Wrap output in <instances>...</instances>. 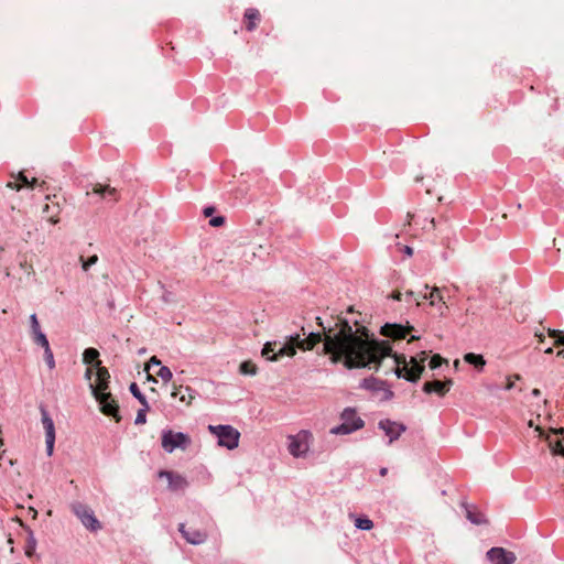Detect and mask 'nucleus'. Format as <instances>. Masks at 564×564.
<instances>
[{"instance_id":"412c9836","label":"nucleus","mask_w":564,"mask_h":564,"mask_svg":"<svg viewBox=\"0 0 564 564\" xmlns=\"http://www.w3.org/2000/svg\"><path fill=\"white\" fill-rule=\"evenodd\" d=\"M261 20L259 10L249 8L245 11L243 21L248 31H253Z\"/></svg>"},{"instance_id":"a211bd4d","label":"nucleus","mask_w":564,"mask_h":564,"mask_svg":"<svg viewBox=\"0 0 564 564\" xmlns=\"http://www.w3.org/2000/svg\"><path fill=\"white\" fill-rule=\"evenodd\" d=\"M172 397L177 398L180 402L184 403L185 405H191L192 401L195 399V392L189 387H174V390L172 391Z\"/></svg>"},{"instance_id":"c9c22d12","label":"nucleus","mask_w":564,"mask_h":564,"mask_svg":"<svg viewBox=\"0 0 564 564\" xmlns=\"http://www.w3.org/2000/svg\"><path fill=\"white\" fill-rule=\"evenodd\" d=\"M520 376L519 375H513V376H509L507 378V383H506V390H511L513 387H514V381L516 380H520Z\"/></svg>"},{"instance_id":"2eb2a0df","label":"nucleus","mask_w":564,"mask_h":564,"mask_svg":"<svg viewBox=\"0 0 564 564\" xmlns=\"http://www.w3.org/2000/svg\"><path fill=\"white\" fill-rule=\"evenodd\" d=\"M47 199L51 202L50 204H46L43 208V213L47 215V220L56 225L59 221V214H61V205L59 202L56 200L57 196L54 195L53 198L51 196H47Z\"/></svg>"},{"instance_id":"4468645a","label":"nucleus","mask_w":564,"mask_h":564,"mask_svg":"<svg viewBox=\"0 0 564 564\" xmlns=\"http://www.w3.org/2000/svg\"><path fill=\"white\" fill-rule=\"evenodd\" d=\"M160 477H165L169 480V487L173 491L184 490L188 486L185 477L173 471H160Z\"/></svg>"},{"instance_id":"aec40b11","label":"nucleus","mask_w":564,"mask_h":564,"mask_svg":"<svg viewBox=\"0 0 564 564\" xmlns=\"http://www.w3.org/2000/svg\"><path fill=\"white\" fill-rule=\"evenodd\" d=\"M180 531L187 542L199 544L206 540V533L199 530H186L184 524L180 525Z\"/></svg>"},{"instance_id":"f3484780","label":"nucleus","mask_w":564,"mask_h":564,"mask_svg":"<svg viewBox=\"0 0 564 564\" xmlns=\"http://www.w3.org/2000/svg\"><path fill=\"white\" fill-rule=\"evenodd\" d=\"M12 177L13 180L7 183V187L11 189L20 191L23 187L34 188L37 185V180L35 177L30 181L23 172H20L17 176Z\"/></svg>"},{"instance_id":"a19ab883","label":"nucleus","mask_w":564,"mask_h":564,"mask_svg":"<svg viewBox=\"0 0 564 564\" xmlns=\"http://www.w3.org/2000/svg\"><path fill=\"white\" fill-rule=\"evenodd\" d=\"M214 213V208L213 207H207L204 209V214L206 217H209L212 214Z\"/></svg>"},{"instance_id":"423d86ee","label":"nucleus","mask_w":564,"mask_h":564,"mask_svg":"<svg viewBox=\"0 0 564 564\" xmlns=\"http://www.w3.org/2000/svg\"><path fill=\"white\" fill-rule=\"evenodd\" d=\"M189 444V436L182 432L169 430L162 433V447L169 453H172L175 448L185 449Z\"/></svg>"},{"instance_id":"c03bdc74","label":"nucleus","mask_w":564,"mask_h":564,"mask_svg":"<svg viewBox=\"0 0 564 564\" xmlns=\"http://www.w3.org/2000/svg\"><path fill=\"white\" fill-rule=\"evenodd\" d=\"M532 394H533L534 397H539V395L541 394V392H540V390H539V389H533Z\"/></svg>"},{"instance_id":"cd10ccee","label":"nucleus","mask_w":564,"mask_h":564,"mask_svg":"<svg viewBox=\"0 0 564 564\" xmlns=\"http://www.w3.org/2000/svg\"><path fill=\"white\" fill-rule=\"evenodd\" d=\"M547 335L554 338V346L564 345V332L549 328Z\"/></svg>"},{"instance_id":"72a5a7b5","label":"nucleus","mask_w":564,"mask_h":564,"mask_svg":"<svg viewBox=\"0 0 564 564\" xmlns=\"http://www.w3.org/2000/svg\"><path fill=\"white\" fill-rule=\"evenodd\" d=\"M444 362V359L440 355H434L430 359L429 366L431 369L438 368Z\"/></svg>"},{"instance_id":"6e6552de","label":"nucleus","mask_w":564,"mask_h":564,"mask_svg":"<svg viewBox=\"0 0 564 564\" xmlns=\"http://www.w3.org/2000/svg\"><path fill=\"white\" fill-rule=\"evenodd\" d=\"M41 421L45 432L46 453L47 456H52L55 444V425L47 410L44 408H41Z\"/></svg>"},{"instance_id":"58836bf2","label":"nucleus","mask_w":564,"mask_h":564,"mask_svg":"<svg viewBox=\"0 0 564 564\" xmlns=\"http://www.w3.org/2000/svg\"><path fill=\"white\" fill-rule=\"evenodd\" d=\"M93 375H94V368H93V366H88L86 369V373H85L86 379L91 380Z\"/></svg>"},{"instance_id":"f704fd0d","label":"nucleus","mask_w":564,"mask_h":564,"mask_svg":"<svg viewBox=\"0 0 564 564\" xmlns=\"http://www.w3.org/2000/svg\"><path fill=\"white\" fill-rule=\"evenodd\" d=\"M30 323H31L32 335L41 330L40 323H39L35 314H32L30 316Z\"/></svg>"},{"instance_id":"e433bc0d","label":"nucleus","mask_w":564,"mask_h":564,"mask_svg":"<svg viewBox=\"0 0 564 564\" xmlns=\"http://www.w3.org/2000/svg\"><path fill=\"white\" fill-rule=\"evenodd\" d=\"M224 223H225V219H224V217H220V216L214 217L209 220V224L213 227H219V226L224 225Z\"/></svg>"},{"instance_id":"603ef678","label":"nucleus","mask_w":564,"mask_h":564,"mask_svg":"<svg viewBox=\"0 0 564 564\" xmlns=\"http://www.w3.org/2000/svg\"><path fill=\"white\" fill-rule=\"evenodd\" d=\"M416 339H417V337L412 336L409 341L416 340Z\"/></svg>"},{"instance_id":"4be33fe9","label":"nucleus","mask_w":564,"mask_h":564,"mask_svg":"<svg viewBox=\"0 0 564 564\" xmlns=\"http://www.w3.org/2000/svg\"><path fill=\"white\" fill-rule=\"evenodd\" d=\"M153 366H158L159 370L155 372L158 377H160L164 382H169L173 375L169 367L162 366L160 359H158L155 356L151 357L149 364H148V370H150Z\"/></svg>"},{"instance_id":"c756f323","label":"nucleus","mask_w":564,"mask_h":564,"mask_svg":"<svg viewBox=\"0 0 564 564\" xmlns=\"http://www.w3.org/2000/svg\"><path fill=\"white\" fill-rule=\"evenodd\" d=\"M143 408L137 413L135 424H144L147 422V412L149 411V404H142Z\"/></svg>"},{"instance_id":"3c124183","label":"nucleus","mask_w":564,"mask_h":564,"mask_svg":"<svg viewBox=\"0 0 564 564\" xmlns=\"http://www.w3.org/2000/svg\"><path fill=\"white\" fill-rule=\"evenodd\" d=\"M408 217H409L411 220H413L414 215L408 214Z\"/></svg>"},{"instance_id":"ea45409f","label":"nucleus","mask_w":564,"mask_h":564,"mask_svg":"<svg viewBox=\"0 0 564 564\" xmlns=\"http://www.w3.org/2000/svg\"><path fill=\"white\" fill-rule=\"evenodd\" d=\"M535 337L538 338L539 343H543L544 338H545L543 333H538V332H535Z\"/></svg>"},{"instance_id":"2f4dec72","label":"nucleus","mask_w":564,"mask_h":564,"mask_svg":"<svg viewBox=\"0 0 564 564\" xmlns=\"http://www.w3.org/2000/svg\"><path fill=\"white\" fill-rule=\"evenodd\" d=\"M131 393L140 401L141 404H147L145 397L141 393L137 383L130 386Z\"/></svg>"},{"instance_id":"b1692460","label":"nucleus","mask_w":564,"mask_h":564,"mask_svg":"<svg viewBox=\"0 0 564 564\" xmlns=\"http://www.w3.org/2000/svg\"><path fill=\"white\" fill-rule=\"evenodd\" d=\"M464 360L469 364V365H473L475 366L476 368L478 369H482L486 361L484 359V357L481 355H476V354H473V352H468L465 355L464 357Z\"/></svg>"},{"instance_id":"de8ad7c7","label":"nucleus","mask_w":564,"mask_h":564,"mask_svg":"<svg viewBox=\"0 0 564 564\" xmlns=\"http://www.w3.org/2000/svg\"><path fill=\"white\" fill-rule=\"evenodd\" d=\"M552 432H553L554 434L563 433V429H560V430H552Z\"/></svg>"},{"instance_id":"ddd939ff","label":"nucleus","mask_w":564,"mask_h":564,"mask_svg":"<svg viewBox=\"0 0 564 564\" xmlns=\"http://www.w3.org/2000/svg\"><path fill=\"white\" fill-rule=\"evenodd\" d=\"M91 193L99 195L102 199H108L113 203L119 200V194H118L117 188H115L108 184H101V183L94 184L93 188H91ZM89 194H90V192H87V195H89Z\"/></svg>"},{"instance_id":"dca6fc26","label":"nucleus","mask_w":564,"mask_h":564,"mask_svg":"<svg viewBox=\"0 0 564 564\" xmlns=\"http://www.w3.org/2000/svg\"><path fill=\"white\" fill-rule=\"evenodd\" d=\"M451 386H452V380H445V381H440V380H433V381H426L423 386V391L425 393H432V392H435L437 393L440 397H443L445 395L449 389H451Z\"/></svg>"},{"instance_id":"9d476101","label":"nucleus","mask_w":564,"mask_h":564,"mask_svg":"<svg viewBox=\"0 0 564 564\" xmlns=\"http://www.w3.org/2000/svg\"><path fill=\"white\" fill-rule=\"evenodd\" d=\"M487 558L492 564H513L517 560V556L513 552L507 551L503 547H491L487 552Z\"/></svg>"},{"instance_id":"5701e85b","label":"nucleus","mask_w":564,"mask_h":564,"mask_svg":"<svg viewBox=\"0 0 564 564\" xmlns=\"http://www.w3.org/2000/svg\"><path fill=\"white\" fill-rule=\"evenodd\" d=\"M32 336H33L34 343L45 349V355H48L51 357V361L53 362V354L51 351L50 344H48L46 336L42 333V330L33 334Z\"/></svg>"},{"instance_id":"9b49d317","label":"nucleus","mask_w":564,"mask_h":564,"mask_svg":"<svg viewBox=\"0 0 564 564\" xmlns=\"http://www.w3.org/2000/svg\"><path fill=\"white\" fill-rule=\"evenodd\" d=\"M379 427L384 431L386 435L389 437V444L398 440L400 435L405 431V426L403 424L393 422L388 419L381 420L379 422Z\"/></svg>"},{"instance_id":"1a4fd4ad","label":"nucleus","mask_w":564,"mask_h":564,"mask_svg":"<svg viewBox=\"0 0 564 564\" xmlns=\"http://www.w3.org/2000/svg\"><path fill=\"white\" fill-rule=\"evenodd\" d=\"M425 292L423 293V299L430 301L431 306H435L440 313V315H445L448 306L446 305L443 295L441 294V289L437 286L430 288L427 284L424 286Z\"/></svg>"},{"instance_id":"473e14b6","label":"nucleus","mask_w":564,"mask_h":564,"mask_svg":"<svg viewBox=\"0 0 564 564\" xmlns=\"http://www.w3.org/2000/svg\"><path fill=\"white\" fill-rule=\"evenodd\" d=\"M35 549H36V541L34 538H30L26 542V545H25V555L28 557H32L35 553Z\"/></svg>"},{"instance_id":"49530a36","label":"nucleus","mask_w":564,"mask_h":564,"mask_svg":"<svg viewBox=\"0 0 564 564\" xmlns=\"http://www.w3.org/2000/svg\"><path fill=\"white\" fill-rule=\"evenodd\" d=\"M544 352H545V354L551 355V354H553V348H552V347H549V348H546V349L544 350Z\"/></svg>"},{"instance_id":"a878e982","label":"nucleus","mask_w":564,"mask_h":564,"mask_svg":"<svg viewBox=\"0 0 564 564\" xmlns=\"http://www.w3.org/2000/svg\"><path fill=\"white\" fill-rule=\"evenodd\" d=\"M467 519L475 524H482L487 522L485 514L481 511L471 508L467 509Z\"/></svg>"},{"instance_id":"4c0bfd02","label":"nucleus","mask_w":564,"mask_h":564,"mask_svg":"<svg viewBox=\"0 0 564 564\" xmlns=\"http://www.w3.org/2000/svg\"><path fill=\"white\" fill-rule=\"evenodd\" d=\"M21 268L24 269L29 274L33 273V267L26 261L20 263Z\"/></svg>"},{"instance_id":"37998d69","label":"nucleus","mask_w":564,"mask_h":564,"mask_svg":"<svg viewBox=\"0 0 564 564\" xmlns=\"http://www.w3.org/2000/svg\"><path fill=\"white\" fill-rule=\"evenodd\" d=\"M387 473H388V469H387L386 467H382V468L380 469V476H382V477H383V476H386V475H387Z\"/></svg>"},{"instance_id":"09e8293b","label":"nucleus","mask_w":564,"mask_h":564,"mask_svg":"<svg viewBox=\"0 0 564 564\" xmlns=\"http://www.w3.org/2000/svg\"><path fill=\"white\" fill-rule=\"evenodd\" d=\"M406 253H409V254L412 253V249L410 247H406Z\"/></svg>"},{"instance_id":"39448f33","label":"nucleus","mask_w":564,"mask_h":564,"mask_svg":"<svg viewBox=\"0 0 564 564\" xmlns=\"http://www.w3.org/2000/svg\"><path fill=\"white\" fill-rule=\"evenodd\" d=\"M312 438V433L306 430H302L295 435H290L288 437V449L290 454L293 457H304L310 449Z\"/></svg>"},{"instance_id":"393cba45","label":"nucleus","mask_w":564,"mask_h":564,"mask_svg":"<svg viewBox=\"0 0 564 564\" xmlns=\"http://www.w3.org/2000/svg\"><path fill=\"white\" fill-rule=\"evenodd\" d=\"M351 519H354L356 528L360 530H371L373 528V522L367 517H356L354 514L349 516Z\"/></svg>"},{"instance_id":"79ce46f5","label":"nucleus","mask_w":564,"mask_h":564,"mask_svg":"<svg viewBox=\"0 0 564 564\" xmlns=\"http://www.w3.org/2000/svg\"><path fill=\"white\" fill-rule=\"evenodd\" d=\"M46 359H47V364H48L50 368H53L54 361L53 362L51 361V357L48 355H46Z\"/></svg>"},{"instance_id":"864d4df0","label":"nucleus","mask_w":564,"mask_h":564,"mask_svg":"<svg viewBox=\"0 0 564 564\" xmlns=\"http://www.w3.org/2000/svg\"><path fill=\"white\" fill-rule=\"evenodd\" d=\"M431 226L434 228V219H431Z\"/></svg>"},{"instance_id":"7ed1b4c3","label":"nucleus","mask_w":564,"mask_h":564,"mask_svg":"<svg viewBox=\"0 0 564 564\" xmlns=\"http://www.w3.org/2000/svg\"><path fill=\"white\" fill-rule=\"evenodd\" d=\"M341 424L330 429L334 435H347L364 427V420L352 408H346L340 414Z\"/></svg>"},{"instance_id":"f03ea898","label":"nucleus","mask_w":564,"mask_h":564,"mask_svg":"<svg viewBox=\"0 0 564 564\" xmlns=\"http://www.w3.org/2000/svg\"><path fill=\"white\" fill-rule=\"evenodd\" d=\"M83 361L88 366L96 367V379L90 383V389L100 405V411L105 415L115 417L116 422H119V406L112 394L107 391L109 388L110 373L106 367L101 366L99 351L91 347L85 349L83 354Z\"/></svg>"},{"instance_id":"bb28decb","label":"nucleus","mask_w":564,"mask_h":564,"mask_svg":"<svg viewBox=\"0 0 564 564\" xmlns=\"http://www.w3.org/2000/svg\"><path fill=\"white\" fill-rule=\"evenodd\" d=\"M239 370L242 375L253 376L257 373V365L251 360H246L241 362Z\"/></svg>"},{"instance_id":"f257e3e1","label":"nucleus","mask_w":564,"mask_h":564,"mask_svg":"<svg viewBox=\"0 0 564 564\" xmlns=\"http://www.w3.org/2000/svg\"><path fill=\"white\" fill-rule=\"evenodd\" d=\"M322 333L311 332L306 338L301 339L300 335L290 336L283 345L278 343H267L262 349V356L268 360H278L279 357L294 356L296 348L310 350L316 344L323 340V351L329 356L334 364H343L347 369L371 368L378 369L386 357H391L392 371L398 377H403L409 381L420 379L424 370L422 362L426 354L422 357H411L408 361L403 355L392 354L390 344L386 340H378L369 334L365 326L354 327L345 319L338 318L334 325L325 327L319 317H316Z\"/></svg>"},{"instance_id":"a18cd8bd","label":"nucleus","mask_w":564,"mask_h":564,"mask_svg":"<svg viewBox=\"0 0 564 564\" xmlns=\"http://www.w3.org/2000/svg\"><path fill=\"white\" fill-rule=\"evenodd\" d=\"M557 357L564 358V349L557 351Z\"/></svg>"},{"instance_id":"8fccbe9b","label":"nucleus","mask_w":564,"mask_h":564,"mask_svg":"<svg viewBox=\"0 0 564 564\" xmlns=\"http://www.w3.org/2000/svg\"><path fill=\"white\" fill-rule=\"evenodd\" d=\"M400 295H401L400 293H397L393 297H394L395 300H400Z\"/></svg>"},{"instance_id":"7c9ffc66","label":"nucleus","mask_w":564,"mask_h":564,"mask_svg":"<svg viewBox=\"0 0 564 564\" xmlns=\"http://www.w3.org/2000/svg\"><path fill=\"white\" fill-rule=\"evenodd\" d=\"M80 261H82L83 270L88 271L91 265L97 263L98 256L94 254V256L89 257L87 260H85L84 257L82 256Z\"/></svg>"},{"instance_id":"f8f14e48","label":"nucleus","mask_w":564,"mask_h":564,"mask_svg":"<svg viewBox=\"0 0 564 564\" xmlns=\"http://www.w3.org/2000/svg\"><path fill=\"white\" fill-rule=\"evenodd\" d=\"M413 329L411 326H402L399 324H386L381 327V335L392 339H403Z\"/></svg>"},{"instance_id":"c85d7f7f","label":"nucleus","mask_w":564,"mask_h":564,"mask_svg":"<svg viewBox=\"0 0 564 564\" xmlns=\"http://www.w3.org/2000/svg\"><path fill=\"white\" fill-rule=\"evenodd\" d=\"M549 440V446L554 455H562L564 456V446L562 445L561 441H552L547 436Z\"/></svg>"},{"instance_id":"20e7f679","label":"nucleus","mask_w":564,"mask_h":564,"mask_svg":"<svg viewBox=\"0 0 564 564\" xmlns=\"http://www.w3.org/2000/svg\"><path fill=\"white\" fill-rule=\"evenodd\" d=\"M208 431L218 438V445L235 449L239 445L240 433L231 425H208Z\"/></svg>"},{"instance_id":"6ab92c4d","label":"nucleus","mask_w":564,"mask_h":564,"mask_svg":"<svg viewBox=\"0 0 564 564\" xmlns=\"http://www.w3.org/2000/svg\"><path fill=\"white\" fill-rule=\"evenodd\" d=\"M365 389H368V390H373V391H379V390H382L383 391V399H389L392 397V392L386 388V382L384 381H381V380H378V379H375V378H368V379H365L362 381V384H361Z\"/></svg>"},{"instance_id":"0eeeda50","label":"nucleus","mask_w":564,"mask_h":564,"mask_svg":"<svg viewBox=\"0 0 564 564\" xmlns=\"http://www.w3.org/2000/svg\"><path fill=\"white\" fill-rule=\"evenodd\" d=\"M72 510L88 530L96 532L101 528L94 512L87 506L76 503L73 506Z\"/></svg>"}]
</instances>
